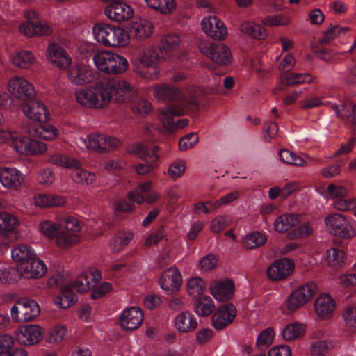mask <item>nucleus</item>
I'll list each match as a JSON object with an SVG mask.
<instances>
[{
	"label": "nucleus",
	"instance_id": "1",
	"mask_svg": "<svg viewBox=\"0 0 356 356\" xmlns=\"http://www.w3.org/2000/svg\"><path fill=\"white\" fill-rule=\"evenodd\" d=\"M83 225V222L78 218L66 216L56 219V221H41L38 225V232L47 238L54 240L58 248L69 249L80 241V231Z\"/></svg>",
	"mask_w": 356,
	"mask_h": 356
},
{
	"label": "nucleus",
	"instance_id": "2",
	"mask_svg": "<svg viewBox=\"0 0 356 356\" xmlns=\"http://www.w3.org/2000/svg\"><path fill=\"white\" fill-rule=\"evenodd\" d=\"M0 144H8L17 154L25 156L44 155L48 150L45 143L9 129H0Z\"/></svg>",
	"mask_w": 356,
	"mask_h": 356
},
{
	"label": "nucleus",
	"instance_id": "3",
	"mask_svg": "<svg viewBox=\"0 0 356 356\" xmlns=\"http://www.w3.org/2000/svg\"><path fill=\"white\" fill-rule=\"evenodd\" d=\"M92 33L97 42L106 47H124L130 42L129 34L123 27L108 23L95 24Z\"/></svg>",
	"mask_w": 356,
	"mask_h": 356
},
{
	"label": "nucleus",
	"instance_id": "4",
	"mask_svg": "<svg viewBox=\"0 0 356 356\" xmlns=\"http://www.w3.org/2000/svg\"><path fill=\"white\" fill-rule=\"evenodd\" d=\"M102 81L89 86L79 88L74 92L76 102L81 106L90 109H102L107 107Z\"/></svg>",
	"mask_w": 356,
	"mask_h": 356
},
{
	"label": "nucleus",
	"instance_id": "5",
	"mask_svg": "<svg viewBox=\"0 0 356 356\" xmlns=\"http://www.w3.org/2000/svg\"><path fill=\"white\" fill-rule=\"evenodd\" d=\"M92 61L96 68L107 74H120L129 67L127 59L111 51H102L94 54Z\"/></svg>",
	"mask_w": 356,
	"mask_h": 356
},
{
	"label": "nucleus",
	"instance_id": "6",
	"mask_svg": "<svg viewBox=\"0 0 356 356\" xmlns=\"http://www.w3.org/2000/svg\"><path fill=\"white\" fill-rule=\"evenodd\" d=\"M317 291L315 283L309 282L294 289L284 299L282 309L284 314H293L314 298Z\"/></svg>",
	"mask_w": 356,
	"mask_h": 356
},
{
	"label": "nucleus",
	"instance_id": "7",
	"mask_svg": "<svg viewBox=\"0 0 356 356\" xmlns=\"http://www.w3.org/2000/svg\"><path fill=\"white\" fill-rule=\"evenodd\" d=\"M102 83L107 106L112 100L118 104L127 103L136 93L134 86L123 79L103 80Z\"/></svg>",
	"mask_w": 356,
	"mask_h": 356
},
{
	"label": "nucleus",
	"instance_id": "8",
	"mask_svg": "<svg viewBox=\"0 0 356 356\" xmlns=\"http://www.w3.org/2000/svg\"><path fill=\"white\" fill-rule=\"evenodd\" d=\"M79 141L86 149L99 152L115 150L122 145L121 140L115 136L98 132L80 138Z\"/></svg>",
	"mask_w": 356,
	"mask_h": 356
},
{
	"label": "nucleus",
	"instance_id": "9",
	"mask_svg": "<svg viewBox=\"0 0 356 356\" xmlns=\"http://www.w3.org/2000/svg\"><path fill=\"white\" fill-rule=\"evenodd\" d=\"M40 314V307L33 299L21 298L10 309L12 320L15 323L33 321Z\"/></svg>",
	"mask_w": 356,
	"mask_h": 356
},
{
	"label": "nucleus",
	"instance_id": "10",
	"mask_svg": "<svg viewBox=\"0 0 356 356\" xmlns=\"http://www.w3.org/2000/svg\"><path fill=\"white\" fill-rule=\"evenodd\" d=\"M327 232L332 236L350 239L355 236V231L348 218L339 213H333L325 218Z\"/></svg>",
	"mask_w": 356,
	"mask_h": 356
},
{
	"label": "nucleus",
	"instance_id": "11",
	"mask_svg": "<svg viewBox=\"0 0 356 356\" xmlns=\"http://www.w3.org/2000/svg\"><path fill=\"white\" fill-rule=\"evenodd\" d=\"M159 49L154 46L147 47L138 55L134 63V72L145 79H154L156 75L148 74L147 70L156 65L161 59Z\"/></svg>",
	"mask_w": 356,
	"mask_h": 356
},
{
	"label": "nucleus",
	"instance_id": "12",
	"mask_svg": "<svg viewBox=\"0 0 356 356\" xmlns=\"http://www.w3.org/2000/svg\"><path fill=\"white\" fill-rule=\"evenodd\" d=\"M199 49L216 64L227 65L232 63L231 51L223 44H216L208 41H202L199 44Z\"/></svg>",
	"mask_w": 356,
	"mask_h": 356
},
{
	"label": "nucleus",
	"instance_id": "13",
	"mask_svg": "<svg viewBox=\"0 0 356 356\" xmlns=\"http://www.w3.org/2000/svg\"><path fill=\"white\" fill-rule=\"evenodd\" d=\"M67 80L74 86H84L95 81L98 73L89 65L76 63L67 68Z\"/></svg>",
	"mask_w": 356,
	"mask_h": 356
},
{
	"label": "nucleus",
	"instance_id": "14",
	"mask_svg": "<svg viewBox=\"0 0 356 356\" xmlns=\"http://www.w3.org/2000/svg\"><path fill=\"white\" fill-rule=\"evenodd\" d=\"M7 89L11 95L23 102L33 99L36 95L34 86L24 76L10 78L7 83Z\"/></svg>",
	"mask_w": 356,
	"mask_h": 356
},
{
	"label": "nucleus",
	"instance_id": "15",
	"mask_svg": "<svg viewBox=\"0 0 356 356\" xmlns=\"http://www.w3.org/2000/svg\"><path fill=\"white\" fill-rule=\"evenodd\" d=\"M200 26L204 33L214 40L222 41L228 36L226 25L215 15L203 17Z\"/></svg>",
	"mask_w": 356,
	"mask_h": 356
},
{
	"label": "nucleus",
	"instance_id": "16",
	"mask_svg": "<svg viewBox=\"0 0 356 356\" xmlns=\"http://www.w3.org/2000/svg\"><path fill=\"white\" fill-rule=\"evenodd\" d=\"M43 329L36 324H28L18 327L14 331L16 341L22 346H34L42 340Z\"/></svg>",
	"mask_w": 356,
	"mask_h": 356
},
{
	"label": "nucleus",
	"instance_id": "17",
	"mask_svg": "<svg viewBox=\"0 0 356 356\" xmlns=\"http://www.w3.org/2000/svg\"><path fill=\"white\" fill-rule=\"evenodd\" d=\"M18 275L25 279H39L47 272L45 263L37 254L25 263L17 265Z\"/></svg>",
	"mask_w": 356,
	"mask_h": 356
},
{
	"label": "nucleus",
	"instance_id": "18",
	"mask_svg": "<svg viewBox=\"0 0 356 356\" xmlns=\"http://www.w3.org/2000/svg\"><path fill=\"white\" fill-rule=\"evenodd\" d=\"M23 114L30 120L40 123L48 121L50 113L45 104L39 100L31 99L21 104Z\"/></svg>",
	"mask_w": 356,
	"mask_h": 356
},
{
	"label": "nucleus",
	"instance_id": "19",
	"mask_svg": "<svg viewBox=\"0 0 356 356\" xmlns=\"http://www.w3.org/2000/svg\"><path fill=\"white\" fill-rule=\"evenodd\" d=\"M46 56L49 63L60 70H65L72 63V57L59 43H49L46 51Z\"/></svg>",
	"mask_w": 356,
	"mask_h": 356
},
{
	"label": "nucleus",
	"instance_id": "20",
	"mask_svg": "<svg viewBox=\"0 0 356 356\" xmlns=\"http://www.w3.org/2000/svg\"><path fill=\"white\" fill-rule=\"evenodd\" d=\"M127 32L130 38L138 41L150 38L154 32V25L152 21L144 17H136L128 25Z\"/></svg>",
	"mask_w": 356,
	"mask_h": 356
},
{
	"label": "nucleus",
	"instance_id": "21",
	"mask_svg": "<svg viewBox=\"0 0 356 356\" xmlns=\"http://www.w3.org/2000/svg\"><path fill=\"white\" fill-rule=\"evenodd\" d=\"M104 14L110 21L122 24L133 18L134 10L130 5L122 1L107 5L104 8Z\"/></svg>",
	"mask_w": 356,
	"mask_h": 356
},
{
	"label": "nucleus",
	"instance_id": "22",
	"mask_svg": "<svg viewBox=\"0 0 356 356\" xmlns=\"http://www.w3.org/2000/svg\"><path fill=\"white\" fill-rule=\"evenodd\" d=\"M24 182V175L16 168L3 166L0 168V184L8 191H17Z\"/></svg>",
	"mask_w": 356,
	"mask_h": 356
},
{
	"label": "nucleus",
	"instance_id": "23",
	"mask_svg": "<svg viewBox=\"0 0 356 356\" xmlns=\"http://www.w3.org/2000/svg\"><path fill=\"white\" fill-rule=\"evenodd\" d=\"M102 278L101 273L97 269H90L79 274L70 284L71 289L77 292L85 293L95 287Z\"/></svg>",
	"mask_w": 356,
	"mask_h": 356
},
{
	"label": "nucleus",
	"instance_id": "24",
	"mask_svg": "<svg viewBox=\"0 0 356 356\" xmlns=\"http://www.w3.org/2000/svg\"><path fill=\"white\" fill-rule=\"evenodd\" d=\"M294 270V262L285 257L274 261L267 268L266 274L271 280L278 281L288 277Z\"/></svg>",
	"mask_w": 356,
	"mask_h": 356
},
{
	"label": "nucleus",
	"instance_id": "25",
	"mask_svg": "<svg viewBox=\"0 0 356 356\" xmlns=\"http://www.w3.org/2000/svg\"><path fill=\"white\" fill-rule=\"evenodd\" d=\"M235 291V286L232 280H213L209 284V292L218 302H225L230 300Z\"/></svg>",
	"mask_w": 356,
	"mask_h": 356
},
{
	"label": "nucleus",
	"instance_id": "26",
	"mask_svg": "<svg viewBox=\"0 0 356 356\" xmlns=\"http://www.w3.org/2000/svg\"><path fill=\"white\" fill-rule=\"evenodd\" d=\"M182 283V276L176 267H170L163 272L160 280L161 288L167 293L178 291Z\"/></svg>",
	"mask_w": 356,
	"mask_h": 356
},
{
	"label": "nucleus",
	"instance_id": "27",
	"mask_svg": "<svg viewBox=\"0 0 356 356\" xmlns=\"http://www.w3.org/2000/svg\"><path fill=\"white\" fill-rule=\"evenodd\" d=\"M152 95L159 101H175L186 102L185 96L177 88L170 87L166 84H155L151 87Z\"/></svg>",
	"mask_w": 356,
	"mask_h": 356
},
{
	"label": "nucleus",
	"instance_id": "28",
	"mask_svg": "<svg viewBox=\"0 0 356 356\" xmlns=\"http://www.w3.org/2000/svg\"><path fill=\"white\" fill-rule=\"evenodd\" d=\"M236 316V308L232 304L220 306L212 317V323L217 330H221L232 323Z\"/></svg>",
	"mask_w": 356,
	"mask_h": 356
},
{
	"label": "nucleus",
	"instance_id": "29",
	"mask_svg": "<svg viewBox=\"0 0 356 356\" xmlns=\"http://www.w3.org/2000/svg\"><path fill=\"white\" fill-rule=\"evenodd\" d=\"M336 308L335 300L327 293L320 295L314 302L316 315L323 321L330 319Z\"/></svg>",
	"mask_w": 356,
	"mask_h": 356
},
{
	"label": "nucleus",
	"instance_id": "30",
	"mask_svg": "<svg viewBox=\"0 0 356 356\" xmlns=\"http://www.w3.org/2000/svg\"><path fill=\"white\" fill-rule=\"evenodd\" d=\"M143 322V313L139 307H132L122 312L120 324L125 330L138 329Z\"/></svg>",
	"mask_w": 356,
	"mask_h": 356
},
{
	"label": "nucleus",
	"instance_id": "31",
	"mask_svg": "<svg viewBox=\"0 0 356 356\" xmlns=\"http://www.w3.org/2000/svg\"><path fill=\"white\" fill-rule=\"evenodd\" d=\"M8 60L13 66L21 70H27L35 63L36 57L32 51L22 49L10 53Z\"/></svg>",
	"mask_w": 356,
	"mask_h": 356
},
{
	"label": "nucleus",
	"instance_id": "32",
	"mask_svg": "<svg viewBox=\"0 0 356 356\" xmlns=\"http://www.w3.org/2000/svg\"><path fill=\"white\" fill-rule=\"evenodd\" d=\"M197 321L194 315L189 311L178 314L174 320L175 329L181 333H188L195 330L197 327Z\"/></svg>",
	"mask_w": 356,
	"mask_h": 356
},
{
	"label": "nucleus",
	"instance_id": "33",
	"mask_svg": "<svg viewBox=\"0 0 356 356\" xmlns=\"http://www.w3.org/2000/svg\"><path fill=\"white\" fill-rule=\"evenodd\" d=\"M127 152L129 154L138 156L145 161L148 159H153L156 161L159 158L156 154V147L149 146L144 143H135L128 147Z\"/></svg>",
	"mask_w": 356,
	"mask_h": 356
},
{
	"label": "nucleus",
	"instance_id": "34",
	"mask_svg": "<svg viewBox=\"0 0 356 356\" xmlns=\"http://www.w3.org/2000/svg\"><path fill=\"white\" fill-rule=\"evenodd\" d=\"M306 325L305 323L294 321L286 324L282 330L281 335L286 341H296L305 335Z\"/></svg>",
	"mask_w": 356,
	"mask_h": 356
},
{
	"label": "nucleus",
	"instance_id": "35",
	"mask_svg": "<svg viewBox=\"0 0 356 356\" xmlns=\"http://www.w3.org/2000/svg\"><path fill=\"white\" fill-rule=\"evenodd\" d=\"M184 113V106H166L159 111V118L168 131H172L175 125L172 122L174 116L182 115Z\"/></svg>",
	"mask_w": 356,
	"mask_h": 356
},
{
	"label": "nucleus",
	"instance_id": "36",
	"mask_svg": "<svg viewBox=\"0 0 356 356\" xmlns=\"http://www.w3.org/2000/svg\"><path fill=\"white\" fill-rule=\"evenodd\" d=\"M70 174L72 181L76 184L88 186L95 182L96 175L92 172L82 168V163L78 167H73Z\"/></svg>",
	"mask_w": 356,
	"mask_h": 356
},
{
	"label": "nucleus",
	"instance_id": "37",
	"mask_svg": "<svg viewBox=\"0 0 356 356\" xmlns=\"http://www.w3.org/2000/svg\"><path fill=\"white\" fill-rule=\"evenodd\" d=\"M333 111L339 118L351 122L354 129H356V105L351 102H346L343 105L332 104Z\"/></svg>",
	"mask_w": 356,
	"mask_h": 356
},
{
	"label": "nucleus",
	"instance_id": "38",
	"mask_svg": "<svg viewBox=\"0 0 356 356\" xmlns=\"http://www.w3.org/2000/svg\"><path fill=\"white\" fill-rule=\"evenodd\" d=\"M48 161L52 165L71 170L73 167H78L80 165V161L75 157L60 152L49 154Z\"/></svg>",
	"mask_w": 356,
	"mask_h": 356
},
{
	"label": "nucleus",
	"instance_id": "39",
	"mask_svg": "<svg viewBox=\"0 0 356 356\" xmlns=\"http://www.w3.org/2000/svg\"><path fill=\"white\" fill-rule=\"evenodd\" d=\"M25 21L20 22L17 26L19 33L27 38H34L33 20L38 18V13L33 10L24 12Z\"/></svg>",
	"mask_w": 356,
	"mask_h": 356
},
{
	"label": "nucleus",
	"instance_id": "40",
	"mask_svg": "<svg viewBox=\"0 0 356 356\" xmlns=\"http://www.w3.org/2000/svg\"><path fill=\"white\" fill-rule=\"evenodd\" d=\"M240 31L255 40H263L267 37L266 30L260 24L252 21H245L240 25Z\"/></svg>",
	"mask_w": 356,
	"mask_h": 356
},
{
	"label": "nucleus",
	"instance_id": "41",
	"mask_svg": "<svg viewBox=\"0 0 356 356\" xmlns=\"http://www.w3.org/2000/svg\"><path fill=\"white\" fill-rule=\"evenodd\" d=\"M33 137L46 141H53L60 135L58 129L51 124H41L31 131Z\"/></svg>",
	"mask_w": 356,
	"mask_h": 356
},
{
	"label": "nucleus",
	"instance_id": "42",
	"mask_svg": "<svg viewBox=\"0 0 356 356\" xmlns=\"http://www.w3.org/2000/svg\"><path fill=\"white\" fill-rule=\"evenodd\" d=\"M35 254L32 248L26 244L17 245L11 250L12 259L17 264L25 263Z\"/></svg>",
	"mask_w": 356,
	"mask_h": 356
},
{
	"label": "nucleus",
	"instance_id": "43",
	"mask_svg": "<svg viewBox=\"0 0 356 356\" xmlns=\"http://www.w3.org/2000/svg\"><path fill=\"white\" fill-rule=\"evenodd\" d=\"M67 335L68 329L67 325L63 323H57L49 329L46 341L50 344H58L64 341Z\"/></svg>",
	"mask_w": 356,
	"mask_h": 356
},
{
	"label": "nucleus",
	"instance_id": "44",
	"mask_svg": "<svg viewBox=\"0 0 356 356\" xmlns=\"http://www.w3.org/2000/svg\"><path fill=\"white\" fill-rule=\"evenodd\" d=\"M280 82L286 86H293L304 83L312 81V76L308 73H290L281 74Z\"/></svg>",
	"mask_w": 356,
	"mask_h": 356
},
{
	"label": "nucleus",
	"instance_id": "45",
	"mask_svg": "<svg viewBox=\"0 0 356 356\" xmlns=\"http://www.w3.org/2000/svg\"><path fill=\"white\" fill-rule=\"evenodd\" d=\"M70 286L63 287L62 291L54 300V305L60 309H67L74 305L76 301V295L70 290Z\"/></svg>",
	"mask_w": 356,
	"mask_h": 356
},
{
	"label": "nucleus",
	"instance_id": "46",
	"mask_svg": "<svg viewBox=\"0 0 356 356\" xmlns=\"http://www.w3.org/2000/svg\"><path fill=\"white\" fill-rule=\"evenodd\" d=\"M299 222L296 214H284L278 216L274 222V229L277 232H285Z\"/></svg>",
	"mask_w": 356,
	"mask_h": 356
},
{
	"label": "nucleus",
	"instance_id": "47",
	"mask_svg": "<svg viewBox=\"0 0 356 356\" xmlns=\"http://www.w3.org/2000/svg\"><path fill=\"white\" fill-rule=\"evenodd\" d=\"M206 287V282L200 277H192L187 280V292L188 295L193 298H197L202 296Z\"/></svg>",
	"mask_w": 356,
	"mask_h": 356
},
{
	"label": "nucleus",
	"instance_id": "48",
	"mask_svg": "<svg viewBox=\"0 0 356 356\" xmlns=\"http://www.w3.org/2000/svg\"><path fill=\"white\" fill-rule=\"evenodd\" d=\"M216 305L212 298L207 295L197 298L195 304V312L200 316H207L215 309Z\"/></svg>",
	"mask_w": 356,
	"mask_h": 356
},
{
	"label": "nucleus",
	"instance_id": "49",
	"mask_svg": "<svg viewBox=\"0 0 356 356\" xmlns=\"http://www.w3.org/2000/svg\"><path fill=\"white\" fill-rule=\"evenodd\" d=\"M147 6L163 15L172 13L177 8L175 0H145Z\"/></svg>",
	"mask_w": 356,
	"mask_h": 356
},
{
	"label": "nucleus",
	"instance_id": "50",
	"mask_svg": "<svg viewBox=\"0 0 356 356\" xmlns=\"http://www.w3.org/2000/svg\"><path fill=\"white\" fill-rule=\"evenodd\" d=\"M131 232H124L113 236L109 242V248L113 253L121 252L133 239Z\"/></svg>",
	"mask_w": 356,
	"mask_h": 356
},
{
	"label": "nucleus",
	"instance_id": "51",
	"mask_svg": "<svg viewBox=\"0 0 356 356\" xmlns=\"http://www.w3.org/2000/svg\"><path fill=\"white\" fill-rule=\"evenodd\" d=\"M345 252L337 248H330L326 252L327 264L332 268L341 267L345 263Z\"/></svg>",
	"mask_w": 356,
	"mask_h": 356
},
{
	"label": "nucleus",
	"instance_id": "52",
	"mask_svg": "<svg viewBox=\"0 0 356 356\" xmlns=\"http://www.w3.org/2000/svg\"><path fill=\"white\" fill-rule=\"evenodd\" d=\"M19 220L13 214L8 212L2 211L1 213V225L3 234L13 233L17 227L19 225Z\"/></svg>",
	"mask_w": 356,
	"mask_h": 356
},
{
	"label": "nucleus",
	"instance_id": "53",
	"mask_svg": "<svg viewBox=\"0 0 356 356\" xmlns=\"http://www.w3.org/2000/svg\"><path fill=\"white\" fill-rule=\"evenodd\" d=\"M186 166V161L178 158L170 164L168 169V175L171 179L176 180L184 175Z\"/></svg>",
	"mask_w": 356,
	"mask_h": 356
},
{
	"label": "nucleus",
	"instance_id": "54",
	"mask_svg": "<svg viewBox=\"0 0 356 356\" xmlns=\"http://www.w3.org/2000/svg\"><path fill=\"white\" fill-rule=\"evenodd\" d=\"M181 42L180 37L175 33L166 34L161 40V47L168 54L177 49Z\"/></svg>",
	"mask_w": 356,
	"mask_h": 356
},
{
	"label": "nucleus",
	"instance_id": "55",
	"mask_svg": "<svg viewBox=\"0 0 356 356\" xmlns=\"http://www.w3.org/2000/svg\"><path fill=\"white\" fill-rule=\"evenodd\" d=\"M152 186L151 181H147L140 184L134 191H129L127 197L129 200L138 204H142L145 201L143 193L148 191Z\"/></svg>",
	"mask_w": 356,
	"mask_h": 356
},
{
	"label": "nucleus",
	"instance_id": "56",
	"mask_svg": "<svg viewBox=\"0 0 356 356\" xmlns=\"http://www.w3.org/2000/svg\"><path fill=\"white\" fill-rule=\"evenodd\" d=\"M344 325L350 329H356V305L349 304L345 306L341 313Z\"/></svg>",
	"mask_w": 356,
	"mask_h": 356
},
{
	"label": "nucleus",
	"instance_id": "57",
	"mask_svg": "<svg viewBox=\"0 0 356 356\" xmlns=\"http://www.w3.org/2000/svg\"><path fill=\"white\" fill-rule=\"evenodd\" d=\"M279 156L283 163L297 166H305L307 164L306 160L298 156L295 153L287 150H280Z\"/></svg>",
	"mask_w": 356,
	"mask_h": 356
},
{
	"label": "nucleus",
	"instance_id": "58",
	"mask_svg": "<svg viewBox=\"0 0 356 356\" xmlns=\"http://www.w3.org/2000/svg\"><path fill=\"white\" fill-rule=\"evenodd\" d=\"M266 241L267 238L264 234L259 232H254L245 237L244 245L248 249H253L263 245Z\"/></svg>",
	"mask_w": 356,
	"mask_h": 356
},
{
	"label": "nucleus",
	"instance_id": "59",
	"mask_svg": "<svg viewBox=\"0 0 356 356\" xmlns=\"http://www.w3.org/2000/svg\"><path fill=\"white\" fill-rule=\"evenodd\" d=\"M34 38H40L50 35L53 32V29L50 24L38 18L33 20Z\"/></svg>",
	"mask_w": 356,
	"mask_h": 356
},
{
	"label": "nucleus",
	"instance_id": "60",
	"mask_svg": "<svg viewBox=\"0 0 356 356\" xmlns=\"http://www.w3.org/2000/svg\"><path fill=\"white\" fill-rule=\"evenodd\" d=\"M291 22L290 17L283 15H268L261 20L263 24L272 27L288 26Z\"/></svg>",
	"mask_w": 356,
	"mask_h": 356
},
{
	"label": "nucleus",
	"instance_id": "61",
	"mask_svg": "<svg viewBox=\"0 0 356 356\" xmlns=\"http://www.w3.org/2000/svg\"><path fill=\"white\" fill-rule=\"evenodd\" d=\"M275 338V331L271 327H268L260 332L257 338V346L259 349L266 348L270 346Z\"/></svg>",
	"mask_w": 356,
	"mask_h": 356
},
{
	"label": "nucleus",
	"instance_id": "62",
	"mask_svg": "<svg viewBox=\"0 0 356 356\" xmlns=\"http://www.w3.org/2000/svg\"><path fill=\"white\" fill-rule=\"evenodd\" d=\"M38 182L44 186L49 187L55 181V173L54 170L49 168L40 169L37 175Z\"/></svg>",
	"mask_w": 356,
	"mask_h": 356
},
{
	"label": "nucleus",
	"instance_id": "63",
	"mask_svg": "<svg viewBox=\"0 0 356 356\" xmlns=\"http://www.w3.org/2000/svg\"><path fill=\"white\" fill-rule=\"evenodd\" d=\"M327 193L328 197L334 202L345 197L348 194V190L342 185L330 183L327 186Z\"/></svg>",
	"mask_w": 356,
	"mask_h": 356
},
{
	"label": "nucleus",
	"instance_id": "64",
	"mask_svg": "<svg viewBox=\"0 0 356 356\" xmlns=\"http://www.w3.org/2000/svg\"><path fill=\"white\" fill-rule=\"evenodd\" d=\"M133 112L141 117H144L152 111L151 102L145 99L136 100L132 105Z\"/></svg>",
	"mask_w": 356,
	"mask_h": 356
}]
</instances>
